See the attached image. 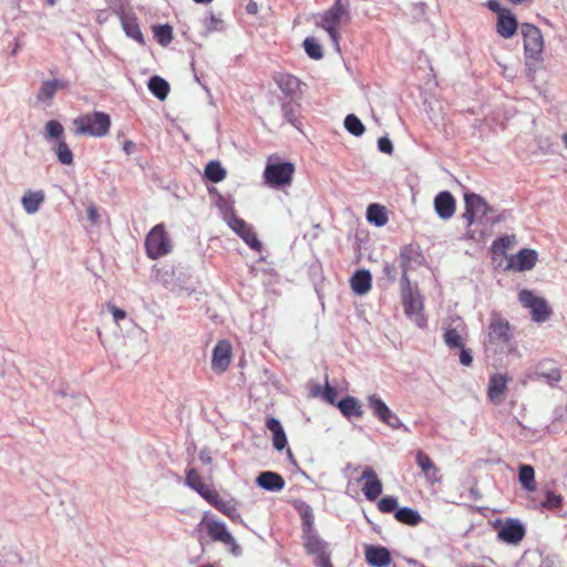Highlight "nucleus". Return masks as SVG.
<instances>
[{"instance_id":"58","label":"nucleus","mask_w":567,"mask_h":567,"mask_svg":"<svg viewBox=\"0 0 567 567\" xmlns=\"http://www.w3.org/2000/svg\"><path fill=\"white\" fill-rule=\"evenodd\" d=\"M384 275L389 278L390 281H395V267L392 264H385L383 267Z\"/></svg>"},{"instance_id":"43","label":"nucleus","mask_w":567,"mask_h":567,"mask_svg":"<svg viewBox=\"0 0 567 567\" xmlns=\"http://www.w3.org/2000/svg\"><path fill=\"white\" fill-rule=\"evenodd\" d=\"M64 128L62 124L55 120H51L45 124V138H58L60 140Z\"/></svg>"},{"instance_id":"52","label":"nucleus","mask_w":567,"mask_h":567,"mask_svg":"<svg viewBox=\"0 0 567 567\" xmlns=\"http://www.w3.org/2000/svg\"><path fill=\"white\" fill-rule=\"evenodd\" d=\"M206 28L208 31H220L223 29V20L216 18L215 16H210L206 22Z\"/></svg>"},{"instance_id":"29","label":"nucleus","mask_w":567,"mask_h":567,"mask_svg":"<svg viewBox=\"0 0 567 567\" xmlns=\"http://www.w3.org/2000/svg\"><path fill=\"white\" fill-rule=\"evenodd\" d=\"M402 303L406 316H419L423 309L422 297L417 292H405L402 295Z\"/></svg>"},{"instance_id":"64","label":"nucleus","mask_w":567,"mask_h":567,"mask_svg":"<svg viewBox=\"0 0 567 567\" xmlns=\"http://www.w3.org/2000/svg\"><path fill=\"white\" fill-rule=\"evenodd\" d=\"M318 567H333V566H332L331 561L329 560V561H324V564H322Z\"/></svg>"},{"instance_id":"51","label":"nucleus","mask_w":567,"mask_h":567,"mask_svg":"<svg viewBox=\"0 0 567 567\" xmlns=\"http://www.w3.org/2000/svg\"><path fill=\"white\" fill-rule=\"evenodd\" d=\"M107 309L112 313L113 320L116 323L126 318V312L113 303H109Z\"/></svg>"},{"instance_id":"46","label":"nucleus","mask_w":567,"mask_h":567,"mask_svg":"<svg viewBox=\"0 0 567 567\" xmlns=\"http://www.w3.org/2000/svg\"><path fill=\"white\" fill-rule=\"evenodd\" d=\"M561 504V496L548 491L542 506L548 509L557 508Z\"/></svg>"},{"instance_id":"24","label":"nucleus","mask_w":567,"mask_h":567,"mask_svg":"<svg viewBox=\"0 0 567 567\" xmlns=\"http://www.w3.org/2000/svg\"><path fill=\"white\" fill-rule=\"evenodd\" d=\"M120 19L125 34L138 43H144V37L137 23V18L130 13H121Z\"/></svg>"},{"instance_id":"36","label":"nucleus","mask_w":567,"mask_h":567,"mask_svg":"<svg viewBox=\"0 0 567 567\" xmlns=\"http://www.w3.org/2000/svg\"><path fill=\"white\" fill-rule=\"evenodd\" d=\"M223 514H225L227 517H229L235 523H243L241 515L239 514L237 509V504L234 499H226L223 498L218 505L215 507Z\"/></svg>"},{"instance_id":"20","label":"nucleus","mask_w":567,"mask_h":567,"mask_svg":"<svg viewBox=\"0 0 567 567\" xmlns=\"http://www.w3.org/2000/svg\"><path fill=\"white\" fill-rule=\"evenodd\" d=\"M256 483L259 487L268 492H279L284 489L286 485L284 477L271 471L261 472L257 476Z\"/></svg>"},{"instance_id":"3","label":"nucleus","mask_w":567,"mask_h":567,"mask_svg":"<svg viewBox=\"0 0 567 567\" xmlns=\"http://www.w3.org/2000/svg\"><path fill=\"white\" fill-rule=\"evenodd\" d=\"M303 542L307 554L316 557L317 567L330 560L328 544L318 536L312 517L307 514L303 515Z\"/></svg>"},{"instance_id":"10","label":"nucleus","mask_w":567,"mask_h":567,"mask_svg":"<svg viewBox=\"0 0 567 567\" xmlns=\"http://www.w3.org/2000/svg\"><path fill=\"white\" fill-rule=\"evenodd\" d=\"M520 31L524 39L526 58L538 61L544 49V39L540 30L533 24L524 23Z\"/></svg>"},{"instance_id":"48","label":"nucleus","mask_w":567,"mask_h":567,"mask_svg":"<svg viewBox=\"0 0 567 567\" xmlns=\"http://www.w3.org/2000/svg\"><path fill=\"white\" fill-rule=\"evenodd\" d=\"M538 375L547 381L550 385L556 384L560 379V371L556 368L550 369L548 372H538Z\"/></svg>"},{"instance_id":"7","label":"nucleus","mask_w":567,"mask_h":567,"mask_svg":"<svg viewBox=\"0 0 567 567\" xmlns=\"http://www.w3.org/2000/svg\"><path fill=\"white\" fill-rule=\"evenodd\" d=\"M145 247L147 256L152 259L163 257L171 251L172 244L164 225L158 224L151 229L145 239Z\"/></svg>"},{"instance_id":"9","label":"nucleus","mask_w":567,"mask_h":567,"mask_svg":"<svg viewBox=\"0 0 567 567\" xmlns=\"http://www.w3.org/2000/svg\"><path fill=\"white\" fill-rule=\"evenodd\" d=\"M367 401L373 416H375L380 422L394 430L403 429L404 431H408V427L402 423L400 417L390 410L379 395L370 394L368 395Z\"/></svg>"},{"instance_id":"16","label":"nucleus","mask_w":567,"mask_h":567,"mask_svg":"<svg viewBox=\"0 0 567 567\" xmlns=\"http://www.w3.org/2000/svg\"><path fill=\"white\" fill-rule=\"evenodd\" d=\"M205 525L207 534L213 540L237 547L235 538L228 532L226 525L223 522L208 519L205 522Z\"/></svg>"},{"instance_id":"8","label":"nucleus","mask_w":567,"mask_h":567,"mask_svg":"<svg viewBox=\"0 0 567 567\" xmlns=\"http://www.w3.org/2000/svg\"><path fill=\"white\" fill-rule=\"evenodd\" d=\"M467 327L462 318L451 317L443 323V341L450 350H456L465 346Z\"/></svg>"},{"instance_id":"5","label":"nucleus","mask_w":567,"mask_h":567,"mask_svg":"<svg viewBox=\"0 0 567 567\" xmlns=\"http://www.w3.org/2000/svg\"><path fill=\"white\" fill-rule=\"evenodd\" d=\"M465 212L462 217L466 221L467 237L474 238V234L470 230V227L476 223H482L483 218L491 210L485 199L475 193L464 194Z\"/></svg>"},{"instance_id":"27","label":"nucleus","mask_w":567,"mask_h":567,"mask_svg":"<svg viewBox=\"0 0 567 567\" xmlns=\"http://www.w3.org/2000/svg\"><path fill=\"white\" fill-rule=\"evenodd\" d=\"M372 277L369 270H358L352 276L350 284L357 295H365L371 289Z\"/></svg>"},{"instance_id":"34","label":"nucleus","mask_w":567,"mask_h":567,"mask_svg":"<svg viewBox=\"0 0 567 567\" xmlns=\"http://www.w3.org/2000/svg\"><path fill=\"white\" fill-rule=\"evenodd\" d=\"M148 90L161 101H164L169 93V84L164 79L155 75L148 81Z\"/></svg>"},{"instance_id":"54","label":"nucleus","mask_w":567,"mask_h":567,"mask_svg":"<svg viewBox=\"0 0 567 567\" xmlns=\"http://www.w3.org/2000/svg\"><path fill=\"white\" fill-rule=\"evenodd\" d=\"M412 292L413 289L411 287V282H410V279L408 277V271H402V278H401V293H405V292Z\"/></svg>"},{"instance_id":"55","label":"nucleus","mask_w":567,"mask_h":567,"mask_svg":"<svg viewBox=\"0 0 567 567\" xmlns=\"http://www.w3.org/2000/svg\"><path fill=\"white\" fill-rule=\"evenodd\" d=\"M323 398L326 399V401H328L330 404H334L336 403V398H337V391L334 388H331L329 385L326 386V390H324V393H323Z\"/></svg>"},{"instance_id":"41","label":"nucleus","mask_w":567,"mask_h":567,"mask_svg":"<svg viewBox=\"0 0 567 567\" xmlns=\"http://www.w3.org/2000/svg\"><path fill=\"white\" fill-rule=\"evenodd\" d=\"M154 35L162 45H167L173 40V30L168 24L156 25Z\"/></svg>"},{"instance_id":"6","label":"nucleus","mask_w":567,"mask_h":567,"mask_svg":"<svg viewBox=\"0 0 567 567\" xmlns=\"http://www.w3.org/2000/svg\"><path fill=\"white\" fill-rule=\"evenodd\" d=\"M271 161L272 157H269L264 171L265 183L276 188L290 185L295 173V165L290 162L272 163Z\"/></svg>"},{"instance_id":"35","label":"nucleus","mask_w":567,"mask_h":567,"mask_svg":"<svg viewBox=\"0 0 567 567\" xmlns=\"http://www.w3.org/2000/svg\"><path fill=\"white\" fill-rule=\"evenodd\" d=\"M394 517L402 524L416 526L421 520V515L411 507H402L395 511Z\"/></svg>"},{"instance_id":"33","label":"nucleus","mask_w":567,"mask_h":567,"mask_svg":"<svg viewBox=\"0 0 567 567\" xmlns=\"http://www.w3.org/2000/svg\"><path fill=\"white\" fill-rule=\"evenodd\" d=\"M367 219L369 223L382 227L388 223L385 208L379 204H371L367 209Z\"/></svg>"},{"instance_id":"63","label":"nucleus","mask_w":567,"mask_h":567,"mask_svg":"<svg viewBox=\"0 0 567 567\" xmlns=\"http://www.w3.org/2000/svg\"><path fill=\"white\" fill-rule=\"evenodd\" d=\"M561 141H563V143H564V146L567 148V133H564V134L561 135Z\"/></svg>"},{"instance_id":"45","label":"nucleus","mask_w":567,"mask_h":567,"mask_svg":"<svg viewBox=\"0 0 567 567\" xmlns=\"http://www.w3.org/2000/svg\"><path fill=\"white\" fill-rule=\"evenodd\" d=\"M414 255V250L411 247H404L400 252V264L402 271H408L411 267V261Z\"/></svg>"},{"instance_id":"30","label":"nucleus","mask_w":567,"mask_h":567,"mask_svg":"<svg viewBox=\"0 0 567 567\" xmlns=\"http://www.w3.org/2000/svg\"><path fill=\"white\" fill-rule=\"evenodd\" d=\"M274 80L279 89L287 95L295 94L300 86V81L291 74L278 73L274 76Z\"/></svg>"},{"instance_id":"19","label":"nucleus","mask_w":567,"mask_h":567,"mask_svg":"<svg viewBox=\"0 0 567 567\" xmlns=\"http://www.w3.org/2000/svg\"><path fill=\"white\" fill-rule=\"evenodd\" d=\"M537 261V254L533 249H522L509 259L508 267L517 271L530 270Z\"/></svg>"},{"instance_id":"59","label":"nucleus","mask_w":567,"mask_h":567,"mask_svg":"<svg viewBox=\"0 0 567 567\" xmlns=\"http://www.w3.org/2000/svg\"><path fill=\"white\" fill-rule=\"evenodd\" d=\"M487 7H488L489 10H492L493 12H496L498 16H499L501 12H506L507 11L505 9H502L499 3L496 0H488Z\"/></svg>"},{"instance_id":"42","label":"nucleus","mask_w":567,"mask_h":567,"mask_svg":"<svg viewBox=\"0 0 567 567\" xmlns=\"http://www.w3.org/2000/svg\"><path fill=\"white\" fill-rule=\"evenodd\" d=\"M303 48L307 54L315 60L322 58L321 45L312 38H307L303 41Z\"/></svg>"},{"instance_id":"38","label":"nucleus","mask_w":567,"mask_h":567,"mask_svg":"<svg viewBox=\"0 0 567 567\" xmlns=\"http://www.w3.org/2000/svg\"><path fill=\"white\" fill-rule=\"evenodd\" d=\"M344 127L354 136H361L364 133V125L354 114H349L346 116Z\"/></svg>"},{"instance_id":"26","label":"nucleus","mask_w":567,"mask_h":567,"mask_svg":"<svg viewBox=\"0 0 567 567\" xmlns=\"http://www.w3.org/2000/svg\"><path fill=\"white\" fill-rule=\"evenodd\" d=\"M45 195L42 190H28L24 193V195L21 198V204L24 209V212L28 215L35 214L39 209L41 204L44 202Z\"/></svg>"},{"instance_id":"60","label":"nucleus","mask_w":567,"mask_h":567,"mask_svg":"<svg viewBox=\"0 0 567 567\" xmlns=\"http://www.w3.org/2000/svg\"><path fill=\"white\" fill-rule=\"evenodd\" d=\"M199 460L205 464L212 463V456L208 450L204 449L199 452Z\"/></svg>"},{"instance_id":"12","label":"nucleus","mask_w":567,"mask_h":567,"mask_svg":"<svg viewBox=\"0 0 567 567\" xmlns=\"http://www.w3.org/2000/svg\"><path fill=\"white\" fill-rule=\"evenodd\" d=\"M498 538L511 545H517L525 536V527L517 519L508 518L505 522H497Z\"/></svg>"},{"instance_id":"21","label":"nucleus","mask_w":567,"mask_h":567,"mask_svg":"<svg viewBox=\"0 0 567 567\" xmlns=\"http://www.w3.org/2000/svg\"><path fill=\"white\" fill-rule=\"evenodd\" d=\"M508 379L503 374H494L488 382L487 395L493 403H501L507 390Z\"/></svg>"},{"instance_id":"62","label":"nucleus","mask_w":567,"mask_h":567,"mask_svg":"<svg viewBox=\"0 0 567 567\" xmlns=\"http://www.w3.org/2000/svg\"><path fill=\"white\" fill-rule=\"evenodd\" d=\"M135 148V144L131 141H126L123 145V150L126 154H131Z\"/></svg>"},{"instance_id":"32","label":"nucleus","mask_w":567,"mask_h":567,"mask_svg":"<svg viewBox=\"0 0 567 567\" xmlns=\"http://www.w3.org/2000/svg\"><path fill=\"white\" fill-rule=\"evenodd\" d=\"M518 480L522 486L528 491L536 489L534 467L527 464H520L518 467Z\"/></svg>"},{"instance_id":"47","label":"nucleus","mask_w":567,"mask_h":567,"mask_svg":"<svg viewBox=\"0 0 567 567\" xmlns=\"http://www.w3.org/2000/svg\"><path fill=\"white\" fill-rule=\"evenodd\" d=\"M202 497H204L210 505L216 507L218 503L223 499V497L218 494L217 491L207 487L202 494Z\"/></svg>"},{"instance_id":"40","label":"nucleus","mask_w":567,"mask_h":567,"mask_svg":"<svg viewBox=\"0 0 567 567\" xmlns=\"http://www.w3.org/2000/svg\"><path fill=\"white\" fill-rule=\"evenodd\" d=\"M186 484L199 495L208 487L204 484L200 475L194 468L187 472Z\"/></svg>"},{"instance_id":"53","label":"nucleus","mask_w":567,"mask_h":567,"mask_svg":"<svg viewBox=\"0 0 567 567\" xmlns=\"http://www.w3.org/2000/svg\"><path fill=\"white\" fill-rule=\"evenodd\" d=\"M378 148L382 153L392 154V152H393V144H392V142L388 137L383 136V137H380L379 141H378Z\"/></svg>"},{"instance_id":"37","label":"nucleus","mask_w":567,"mask_h":567,"mask_svg":"<svg viewBox=\"0 0 567 567\" xmlns=\"http://www.w3.org/2000/svg\"><path fill=\"white\" fill-rule=\"evenodd\" d=\"M205 177L213 183H219L226 177V171L218 161H210L205 167Z\"/></svg>"},{"instance_id":"39","label":"nucleus","mask_w":567,"mask_h":567,"mask_svg":"<svg viewBox=\"0 0 567 567\" xmlns=\"http://www.w3.org/2000/svg\"><path fill=\"white\" fill-rule=\"evenodd\" d=\"M55 154L61 164L71 165L73 163V154L68 144L63 140H59L55 148Z\"/></svg>"},{"instance_id":"18","label":"nucleus","mask_w":567,"mask_h":567,"mask_svg":"<svg viewBox=\"0 0 567 567\" xmlns=\"http://www.w3.org/2000/svg\"><path fill=\"white\" fill-rule=\"evenodd\" d=\"M456 202L453 195L443 190L434 198V209L437 216L444 220L450 219L455 214Z\"/></svg>"},{"instance_id":"50","label":"nucleus","mask_w":567,"mask_h":567,"mask_svg":"<svg viewBox=\"0 0 567 567\" xmlns=\"http://www.w3.org/2000/svg\"><path fill=\"white\" fill-rule=\"evenodd\" d=\"M513 240H514L513 237L503 236L494 243L493 247H494L495 251H497V250L505 251L506 249L511 248Z\"/></svg>"},{"instance_id":"25","label":"nucleus","mask_w":567,"mask_h":567,"mask_svg":"<svg viewBox=\"0 0 567 567\" xmlns=\"http://www.w3.org/2000/svg\"><path fill=\"white\" fill-rule=\"evenodd\" d=\"M267 429L272 433V444L278 451L287 445V437L280 421L276 417H268L266 421Z\"/></svg>"},{"instance_id":"57","label":"nucleus","mask_w":567,"mask_h":567,"mask_svg":"<svg viewBox=\"0 0 567 567\" xmlns=\"http://www.w3.org/2000/svg\"><path fill=\"white\" fill-rule=\"evenodd\" d=\"M282 112H284V115L285 117L287 118V121L291 124H293L295 122V118H293V106L292 104L290 103H285L282 105Z\"/></svg>"},{"instance_id":"56","label":"nucleus","mask_w":567,"mask_h":567,"mask_svg":"<svg viewBox=\"0 0 567 567\" xmlns=\"http://www.w3.org/2000/svg\"><path fill=\"white\" fill-rule=\"evenodd\" d=\"M87 218L93 225L99 224L100 215L97 208L94 205H91L87 208Z\"/></svg>"},{"instance_id":"17","label":"nucleus","mask_w":567,"mask_h":567,"mask_svg":"<svg viewBox=\"0 0 567 567\" xmlns=\"http://www.w3.org/2000/svg\"><path fill=\"white\" fill-rule=\"evenodd\" d=\"M364 557L372 567H386L392 561L389 549L383 546L365 545Z\"/></svg>"},{"instance_id":"23","label":"nucleus","mask_w":567,"mask_h":567,"mask_svg":"<svg viewBox=\"0 0 567 567\" xmlns=\"http://www.w3.org/2000/svg\"><path fill=\"white\" fill-rule=\"evenodd\" d=\"M68 85L62 80H47L41 83L37 94V100L42 103H50L58 90L64 89Z\"/></svg>"},{"instance_id":"13","label":"nucleus","mask_w":567,"mask_h":567,"mask_svg":"<svg viewBox=\"0 0 567 567\" xmlns=\"http://www.w3.org/2000/svg\"><path fill=\"white\" fill-rule=\"evenodd\" d=\"M227 225L252 249L260 250L261 244L251 226L244 219L231 214L227 217Z\"/></svg>"},{"instance_id":"11","label":"nucleus","mask_w":567,"mask_h":567,"mask_svg":"<svg viewBox=\"0 0 567 567\" xmlns=\"http://www.w3.org/2000/svg\"><path fill=\"white\" fill-rule=\"evenodd\" d=\"M518 299L525 308L530 310L534 321L543 322L549 318L551 312L545 299L535 296L532 291L526 289L519 292Z\"/></svg>"},{"instance_id":"49","label":"nucleus","mask_w":567,"mask_h":567,"mask_svg":"<svg viewBox=\"0 0 567 567\" xmlns=\"http://www.w3.org/2000/svg\"><path fill=\"white\" fill-rule=\"evenodd\" d=\"M460 350V362L462 365L470 367L473 363L472 350L463 346Z\"/></svg>"},{"instance_id":"28","label":"nucleus","mask_w":567,"mask_h":567,"mask_svg":"<svg viewBox=\"0 0 567 567\" xmlns=\"http://www.w3.org/2000/svg\"><path fill=\"white\" fill-rule=\"evenodd\" d=\"M415 461L417 466L421 468L423 474L431 481L436 482L439 481L437 474L439 468L435 466L434 462L431 460V457L423 452L422 450H419L415 455Z\"/></svg>"},{"instance_id":"1","label":"nucleus","mask_w":567,"mask_h":567,"mask_svg":"<svg viewBox=\"0 0 567 567\" xmlns=\"http://www.w3.org/2000/svg\"><path fill=\"white\" fill-rule=\"evenodd\" d=\"M350 20L349 4L342 0H336L331 8L316 17V25L322 28L328 33L334 49L340 51L338 29L349 23Z\"/></svg>"},{"instance_id":"14","label":"nucleus","mask_w":567,"mask_h":567,"mask_svg":"<svg viewBox=\"0 0 567 567\" xmlns=\"http://www.w3.org/2000/svg\"><path fill=\"white\" fill-rule=\"evenodd\" d=\"M358 482H364L362 492L367 499L375 501L382 494V482L372 467H365Z\"/></svg>"},{"instance_id":"2","label":"nucleus","mask_w":567,"mask_h":567,"mask_svg":"<svg viewBox=\"0 0 567 567\" xmlns=\"http://www.w3.org/2000/svg\"><path fill=\"white\" fill-rule=\"evenodd\" d=\"M511 326L507 320L493 316L487 327V337L484 342L486 351L505 353L512 350Z\"/></svg>"},{"instance_id":"22","label":"nucleus","mask_w":567,"mask_h":567,"mask_svg":"<svg viewBox=\"0 0 567 567\" xmlns=\"http://www.w3.org/2000/svg\"><path fill=\"white\" fill-rule=\"evenodd\" d=\"M516 18L509 11L501 12L496 23L497 33L505 39H509L516 33Z\"/></svg>"},{"instance_id":"44","label":"nucleus","mask_w":567,"mask_h":567,"mask_svg":"<svg viewBox=\"0 0 567 567\" xmlns=\"http://www.w3.org/2000/svg\"><path fill=\"white\" fill-rule=\"evenodd\" d=\"M378 508L382 513H392L398 508V498L394 496H384L379 501Z\"/></svg>"},{"instance_id":"31","label":"nucleus","mask_w":567,"mask_h":567,"mask_svg":"<svg viewBox=\"0 0 567 567\" xmlns=\"http://www.w3.org/2000/svg\"><path fill=\"white\" fill-rule=\"evenodd\" d=\"M337 406L339 408L341 413L347 417H351V416L360 417L363 414V411L361 409L359 401L353 396H347V398L342 399L341 401H339L337 403Z\"/></svg>"},{"instance_id":"4","label":"nucleus","mask_w":567,"mask_h":567,"mask_svg":"<svg viewBox=\"0 0 567 567\" xmlns=\"http://www.w3.org/2000/svg\"><path fill=\"white\" fill-rule=\"evenodd\" d=\"M74 125L78 134L102 137L110 131L111 118L106 113L93 112L79 116Z\"/></svg>"},{"instance_id":"15","label":"nucleus","mask_w":567,"mask_h":567,"mask_svg":"<svg viewBox=\"0 0 567 567\" xmlns=\"http://www.w3.org/2000/svg\"><path fill=\"white\" fill-rule=\"evenodd\" d=\"M231 358V346L228 341H219L214 350L212 358V369L217 373H223L227 370Z\"/></svg>"},{"instance_id":"61","label":"nucleus","mask_w":567,"mask_h":567,"mask_svg":"<svg viewBox=\"0 0 567 567\" xmlns=\"http://www.w3.org/2000/svg\"><path fill=\"white\" fill-rule=\"evenodd\" d=\"M246 11L250 14H256L258 12V4L257 2L250 0L248 4L246 6Z\"/></svg>"}]
</instances>
